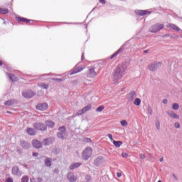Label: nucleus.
I'll return each mask as SVG.
<instances>
[{
  "label": "nucleus",
  "mask_w": 182,
  "mask_h": 182,
  "mask_svg": "<svg viewBox=\"0 0 182 182\" xmlns=\"http://www.w3.org/2000/svg\"><path fill=\"white\" fill-rule=\"evenodd\" d=\"M85 180H86V181H90V180H91L90 176L87 175L85 176Z\"/></svg>",
  "instance_id": "a18cd8bd"
},
{
  "label": "nucleus",
  "mask_w": 182,
  "mask_h": 182,
  "mask_svg": "<svg viewBox=\"0 0 182 182\" xmlns=\"http://www.w3.org/2000/svg\"><path fill=\"white\" fill-rule=\"evenodd\" d=\"M67 179L70 181V182H75L76 180H77V178L76 177V176H75V173L71 172L69 173L67 176Z\"/></svg>",
  "instance_id": "f3484780"
},
{
  "label": "nucleus",
  "mask_w": 182,
  "mask_h": 182,
  "mask_svg": "<svg viewBox=\"0 0 182 182\" xmlns=\"http://www.w3.org/2000/svg\"><path fill=\"white\" fill-rule=\"evenodd\" d=\"M18 22H26V23H30V25H32V23L33 22V20L28 19L26 18L23 17H17Z\"/></svg>",
  "instance_id": "aec40b11"
},
{
  "label": "nucleus",
  "mask_w": 182,
  "mask_h": 182,
  "mask_svg": "<svg viewBox=\"0 0 182 182\" xmlns=\"http://www.w3.org/2000/svg\"><path fill=\"white\" fill-rule=\"evenodd\" d=\"M135 14L139 16H144L145 15H150L151 12L147 10H137L135 11Z\"/></svg>",
  "instance_id": "dca6fc26"
},
{
  "label": "nucleus",
  "mask_w": 182,
  "mask_h": 182,
  "mask_svg": "<svg viewBox=\"0 0 182 182\" xmlns=\"http://www.w3.org/2000/svg\"><path fill=\"white\" fill-rule=\"evenodd\" d=\"M9 12V10H8L7 9L0 8V14H1L2 15H6V14H8Z\"/></svg>",
  "instance_id": "2f4dec72"
},
{
  "label": "nucleus",
  "mask_w": 182,
  "mask_h": 182,
  "mask_svg": "<svg viewBox=\"0 0 182 182\" xmlns=\"http://www.w3.org/2000/svg\"><path fill=\"white\" fill-rule=\"evenodd\" d=\"M171 38H173V39H176V38H178V37L175 33H173V34H171Z\"/></svg>",
  "instance_id": "3c124183"
},
{
  "label": "nucleus",
  "mask_w": 182,
  "mask_h": 182,
  "mask_svg": "<svg viewBox=\"0 0 182 182\" xmlns=\"http://www.w3.org/2000/svg\"><path fill=\"white\" fill-rule=\"evenodd\" d=\"M39 87H41V89H49V85H46L43 82H41L38 84Z\"/></svg>",
  "instance_id": "c756f323"
},
{
  "label": "nucleus",
  "mask_w": 182,
  "mask_h": 182,
  "mask_svg": "<svg viewBox=\"0 0 182 182\" xmlns=\"http://www.w3.org/2000/svg\"><path fill=\"white\" fill-rule=\"evenodd\" d=\"M6 113H8L9 114H11V112L10 111H6Z\"/></svg>",
  "instance_id": "69168bd1"
},
{
  "label": "nucleus",
  "mask_w": 182,
  "mask_h": 182,
  "mask_svg": "<svg viewBox=\"0 0 182 182\" xmlns=\"http://www.w3.org/2000/svg\"><path fill=\"white\" fill-rule=\"evenodd\" d=\"M174 127H176V129H180V123L179 122H175Z\"/></svg>",
  "instance_id": "ea45409f"
},
{
  "label": "nucleus",
  "mask_w": 182,
  "mask_h": 182,
  "mask_svg": "<svg viewBox=\"0 0 182 182\" xmlns=\"http://www.w3.org/2000/svg\"><path fill=\"white\" fill-rule=\"evenodd\" d=\"M172 177H173L174 180H176V181H178V178L177 177V176H176V174L173 173Z\"/></svg>",
  "instance_id": "49530a36"
},
{
  "label": "nucleus",
  "mask_w": 182,
  "mask_h": 182,
  "mask_svg": "<svg viewBox=\"0 0 182 182\" xmlns=\"http://www.w3.org/2000/svg\"><path fill=\"white\" fill-rule=\"evenodd\" d=\"M0 66H2V60H0Z\"/></svg>",
  "instance_id": "338daca9"
},
{
  "label": "nucleus",
  "mask_w": 182,
  "mask_h": 182,
  "mask_svg": "<svg viewBox=\"0 0 182 182\" xmlns=\"http://www.w3.org/2000/svg\"><path fill=\"white\" fill-rule=\"evenodd\" d=\"M44 163H45L46 167L51 168L52 167V158H49V157L46 158Z\"/></svg>",
  "instance_id": "393cba45"
},
{
  "label": "nucleus",
  "mask_w": 182,
  "mask_h": 182,
  "mask_svg": "<svg viewBox=\"0 0 182 182\" xmlns=\"http://www.w3.org/2000/svg\"><path fill=\"white\" fill-rule=\"evenodd\" d=\"M105 109V106L101 105L96 109V112H102Z\"/></svg>",
  "instance_id": "c9c22d12"
},
{
  "label": "nucleus",
  "mask_w": 182,
  "mask_h": 182,
  "mask_svg": "<svg viewBox=\"0 0 182 182\" xmlns=\"http://www.w3.org/2000/svg\"><path fill=\"white\" fill-rule=\"evenodd\" d=\"M117 176L119 178V177L122 176V173L117 172Z\"/></svg>",
  "instance_id": "6e6d98bb"
},
{
  "label": "nucleus",
  "mask_w": 182,
  "mask_h": 182,
  "mask_svg": "<svg viewBox=\"0 0 182 182\" xmlns=\"http://www.w3.org/2000/svg\"><path fill=\"white\" fill-rule=\"evenodd\" d=\"M162 38H171V34H166L162 36Z\"/></svg>",
  "instance_id": "09e8293b"
},
{
  "label": "nucleus",
  "mask_w": 182,
  "mask_h": 182,
  "mask_svg": "<svg viewBox=\"0 0 182 182\" xmlns=\"http://www.w3.org/2000/svg\"><path fill=\"white\" fill-rule=\"evenodd\" d=\"M21 182H29V176L28 175L23 176Z\"/></svg>",
  "instance_id": "cd10ccee"
},
{
  "label": "nucleus",
  "mask_w": 182,
  "mask_h": 182,
  "mask_svg": "<svg viewBox=\"0 0 182 182\" xmlns=\"http://www.w3.org/2000/svg\"><path fill=\"white\" fill-rule=\"evenodd\" d=\"M126 70H127V64L123 63L119 65L112 77V80H114L113 83H117L119 80L123 77V75L126 73Z\"/></svg>",
  "instance_id": "f257e3e1"
},
{
  "label": "nucleus",
  "mask_w": 182,
  "mask_h": 182,
  "mask_svg": "<svg viewBox=\"0 0 182 182\" xmlns=\"http://www.w3.org/2000/svg\"><path fill=\"white\" fill-rule=\"evenodd\" d=\"M53 141H55V139H53V137H49V138L44 139L42 141V143L43 146H50V144H52Z\"/></svg>",
  "instance_id": "ddd939ff"
},
{
  "label": "nucleus",
  "mask_w": 182,
  "mask_h": 182,
  "mask_svg": "<svg viewBox=\"0 0 182 182\" xmlns=\"http://www.w3.org/2000/svg\"><path fill=\"white\" fill-rule=\"evenodd\" d=\"M140 159H141L142 160H144V159H146V155L144 154H141L139 155Z\"/></svg>",
  "instance_id": "c03bdc74"
},
{
  "label": "nucleus",
  "mask_w": 182,
  "mask_h": 182,
  "mask_svg": "<svg viewBox=\"0 0 182 182\" xmlns=\"http://www.w3.org/2000/svg\"><path fill=\"white\" fill-rule=\"evenodd\" d=\"M22 96H23L26 99H31L35 96V92L31 90H25L22 92Z\"/></svg>",
  "instance_id": "1a4fd4ad"
},
{
  "label": "nucleus",
  "mask_w": 182,
  "mask_h": 182,
  "mask_svg": "<svg viewBox=\"0 0 182 182\" xmlns=\"http://www.w3.org/2000/svg\"><path fill=\"white\" fill-rule=\"evenodd\" d=\"M120 123L121 126H122L123 127H127V121H126L125 119L121 121Z\"/></svg>",
  "instance_id": "f704fd0d"
},
{
  "label": "nucleus",
  "mask_w": 182,
  "mask_h": 182,
  "mask_svg": "<svg viewBox=\"0 0 182 182\" xmlns=\"http://www.w3.org/2000/svg\"><path fill=\"white\" fill-rule=\"evenodd\" d=\"M37 180H38V182H42V178H38Z\"/></svg>",
  "instance_id": "bf43d9fd"
},
{
  "label": "nucleus",
  "mask_w": 182,
  "mask_h": 182,
  "mask_svg": "<svg viewBox=\"0 0 182 182\" xmlns=\"http://www.w3.org/2000/svg\"><path fill=\"white\" fill-rule=\"evenodd\" d=\"M141 103V100H140V98H136L134 101V105H135V106H140Z\"/></svg>",
  "instance_id": "7c9ffc66"
},
{
  "label": "nucleus",
  "mask_w": 182,
  "mask_h": 182,
  "mask_svg": "<svg viewBox=\"0 0 182 182\" xmlns=\"http://www.w3.org/2000/svg\"><path fill=\"white\" fill-rule=\"evenodd\" d=\"M90 109H92V105H87L82 108V111H84V112L86 113V112H89Z\"/></svg>",
  "instance_id": "72a5a7b5"
},
{
  "label": "nucleus",
  "mask_w": 182,
  "mask_h": 182,
  "mask_svg": "<svg viewBox=\"0 0 182 182\" xmlns=\"http://www.w3.org/2000/svg\"><path fill=\"white\" fill-rule=\"evenodd\" d=\"M11 173L13 176H16V177H21L23 174L22 171L19 169V166H13Z\"/></svg>",
  "instance_id": "6e6552de"
},
{
  "label": "nucleus",
  "mask_w": 182,
  "mask_h": 182,
  "mask_svg": "<svg viewBox=\"0 0 182 182\" xmlns=\"http://www.w3.org/2000/svg\"><path fill=\"white\" fill-rule=\"evenodd\" d=\"M93 154V150L90 147H87L82 154V157L83 160L87 161L92 157Z\"/></svg>",
  "instance_id": "7ed1b4c3"
},
{
  "label": "nucleus",
  "mask_w": 182,
  "mask_h": 182,
  "mask_svg": "<svg viewBox=\"0 0 182 182\" xmlns=\"http://www.w3.org/2000/svg\"><path fill=\"white\" fill-rule=\"evenodd\" d=\"M175 27V24L173 23H168L166 25V28H169V29H173Z\"/></svg>",
  "instance_id": "e433bc0d"
},
{
  "label": "nucleus",
  "mask_w": 182,
  "mask_h": 182,
  "mask_svg": "<svg viewBox=\"0 0 182 182\" xmlns=\"http://www.w3.org/2000/svg\"><path fill=\"white\" fill-rule=\"evenodd\" d=\"M162 65H163L162 63L155 61L149 65V70H151V72H156V70L161 68Z\"/></svg>",
  "instance_id": "423d86ee"
},
{
  "label": "nucleus",
  "mask_w": 182,
  "mask_h": 182,
  "mask_svg": "<svg viewBox=\"0 0 182 182\" xmlns=\"http://www.w3.org/2000/svg\"><path fill=\"white\" fill-rule=\"evenodd\" d=\"M7 77H9V80H11V82H17L18 77L15 76L14 75H12L11 73H6Z\"/></svg>",
  "instance_id": "a878e982"
},
{
  "label": "nucleus",
  "mask_w": 182,
  "mask_h": 182,
  "mask_svg": "<svg viewBox=\"0 0 182 182\" xmlns=\"http://www.w3.org/2000/svg\"><path fill=\"white\" fill-rule=\"evenodd\" d=\"M124 50V46L120 47L114 54L112 55L110 59H113V58H116L119 53H122Z\"/></svg>",
  "instance_id": "b1692460"
},
{
  "label": "nucleus",
  "mask_w": 182,
  "mask_h": 182,
  "mask_svg": "<svg viewBox=\"0 0 182 182\" xmlns=\"http://www.w3.org/2000/svg\"><path fill=\"white\" fill-rule=\"evenodd\" d=\"M58 132H57V137L60 140H65V137L66 136V127H59Z\"/></svg>",
  "instance_id": "20e7f679"
},
{
  "label": "nucleus",
  "mask_w": 182,
  "mask_h": 182,
  "mask_svg": "<svg viewBox=\"0 0 182 182\" xmlns=\"http://www.w3.org/2000/svg\"><path fill=\"white\" fill-rule=\"evenodd\" d=\"M87 76V77H96V71H95V68H90Z\"/></svg>",
  "instance_id": "412c9836"
},
{
  "label": "nucleus",
  "mask_w": 182,
  "mask_h": 182,
  "mask_svg": "<svg viewBox=\"0 0 182 182\" xmlns=\"http://www.w3.org/2000/svg\"><path fill=\"white\" fill-rule=\"evenodd\" d=\"M122 156L124 159H127V157H129V154L127 153H122Z\"/></svg>",
  "instance_id": "37998d69"
},
{
  "label": "nucleus",
  "mask_w": 182,
  "mask_h": 182,
  "mask_svg": "<svg viewBox=\"0 0 182 182\" xmlns=\"http://www.w3.org/2000/svg\"><path fill=\"white\" fill-rule=\"evenodd\" d=\"M172 109L173 110H178V109H180V105H178L177 103H173L172 105Z\"/></svg>",
  "instance_id": "473e14b6"
},
{
  "label": "nucleus",
  "mask_w": 182,
  "mask_h": 182,
  "mask_svg": "<svg viewBox=\"0 0 182 182\" xmlns=\"http://www.w3.org/2000/svg\"><path fill=\"white\" fill-rule=\"evenodd\" d=\"M6 182H14V178H8L6 181Z\"/></svg>",
  "instance_id": "de8ad7c7"
},
{
  "label": "nucleus",
  "mask_w": 182,
  "mask_h": 182,
  "mask_svg": "<svg viewBox=\"0 0 182 182\" xmlns=\"http://www.w3.org/2000/svg\"><path fill=\"white\" fill-rule=\"evenodd\" d=\"M173 31H177V32H180V31H181V29H180V28H178V26L175 25V27H173Z\"/></svg>",
  "instance_id": "79ce46f5"
},
{
  "label": "nucleus",
  "mask_w": 182,
  "mask_h": 182,
  "mask_svg": "<svg viewBox=\"0 0 182 182\" xmlns=\"http://www.w3.org/2000/svg\"><path fill=\"white\" fill-rule=\"evenodd\" d=\"M108 137L110 140H113V135L112 134H108Z\"/></svg>",
  "instance_id": "603ef678"
},
{
  "label": "nucleus",
  "mask_w": 182,
  "mask_h": 182,
  "mask_svg": "<svg viewBox=\"0 0 182 182\" xmlns=\"http://www.w3.org/2000/svg\"><path fill=\"white\" fill-rule=\"evenodd\" d=\"M37 110H41V112H43L45 110L48 109V103L43 102V103H39L36 105Z\"/></svg>",
  "instance_id": "9b49d317"
},
{
  "label": "nucleus",
  "mask_w": 182,
  "mask_h": 182,
  "mask_svg": "<svg viewBox=\"0 0 182 182\" xmlns=\"http://www.w3.org/2000/svg\"><path fill=\"white\" fill-rule=\"evenodd\" d=\"M33 157H38L39 156V154L38 152H33Z\"/></svg>",
  "instance_id": "8fccbe9b"
},
{
  "label": "nucleus",
  "mask_w": 182,
  "mask_h": 182,
  "mask_svg": "<svg viewBox=\"0 0 182 182\" xmlns=\"http://www.w3.org/2000/svg\"><path fill=\"white\" fill-rule=\"evenodd\" d=\"M103 163H105V158L102 156L97 157L94 161V164L96 167H103Z\"/></svg>",
  "instance_id": "0eeeda50"
},
{
  "label": "nucleus",
  "mask_w": 182,
  "mask_h": 182,
  "mask_svg": "<svg viewBox=\"0 0 182 182\" xmlns=\"http://www.w3.org/2000/svg\"><path fill=\"white\" fill-rule=\"evenodd\" d=\"M144 53H149V50H144Z\"/></svg>",
  "instance_id": "e2e57ef3"
},
{
  "label": "nucleus",
  "mask_w": 182,
  "mask_h": 182,
  "mask_svg": "<svg viewBox=\"0 0 182 182\" xmlns=\"http://www.w3.org/2000/svg\"><path fill=\"white\" fill-rule=\"evenodd\" d=\"M81 60H85V53H82V54Z\"/></svg>",
  "instance_id": "5fc2aeb1"
},
{
  "label": "nucleus",
  "mask_w": 182,
  "mask_h": 182,
  "mask_svg": "<svg viewBox=\"0 0 182 182\" xmlns=\"http://www.w3.org/2000/svg\"><path fill=\"white\" fill-rule=\"evenodd\" d=\"M24 167H28L27 164H23Z\"/></svg>",
  "instance_id": "774afa93"
},
{
  "label": "nucleus",
  "mask_w": 182,
  "mask_h": 182,
  "mask_svg": "<svg viewBox=\"0 0 182 182\" xmlns=\"http://www.w3.org/2000/svg\"><path fill=\"white\" fill-rule=\"evenodd\" d=\"M83 70V68L80 66L75 65L73 69L70 71V75H76V73H79V72H82Z\"/></svg>",
  "instance_id": "f8f14e48"
},
{
  "label": "nucleus",
  "mask_w": 182,
  "mask_h": 182,
  "mask_svg": "<svg viewBox=\"0 0 182 182\" xmlns=\"http://www.w3.org/2000/svg\"><path fill=\"white\" fill-rule=\"evenodd\" d=\"M163 103H164V105H167V103H168V101L167 100L164 99L163 100Z\"/></svg>",
  "instance_id": "864d4df0"
},
{
  "label": "nucleus",
  "mask_w": 182,
  "mask_h": 182,
  "mask_svg": "<svg viewBox=\"0 0 182 182\" xmlns=\"http://www.w3.org/2000/svg\"><path fill=\"white\" fill-rule=\"evenodd\" d=\"M127 97L129 102H133V100H134L136 98V91H130V92L127 94Z\"/></svg>",
  "instance_id": "2eb2a0df"
},
{
  "label": "nucleus",
  "mask_w": 182,
  "mask_h": 182,
  "mask_svg": "<svg viewBox=\"0 0 182 182\" xmlns=\"http://www.w3.org/2000/svg\"><path fill=\"white\" fill-rule=\"evenodd\" d=\"M164 28V24L161 23H156L154 25H152L149 29V32L151 33H157L159 31H161Z\"/></svg>",
  "instance_id": "39448f33"
},
{
  "label": "nucleus",
  "mask_w": 182,
  "mask_h": 182,
  "mask_svg": "<svg viewBox=\"0 0 182 182\" xmlns=\"http://www.w3.org/2000/svg\"><path fill=\"white\" fill-rule=\"evenodd\" d=\"M156 127L157 130H160V122L159 121L156 122Z\"/></svg>",
  "instance_id": "4c0bfd02"
},
{
  "label": "nucleus",
  "mask_w": 182,
  "mask_h": 182,
  "mask_svg": "<svg viewBox=\"0 0 182 182\" xmlns=\"http://www.w3.org/2000/svg\"><path fill=\"white\" fill-rule=\"evenodd\" d=\"M167 114L170 116V117H173V119H178L180 116L174 112V111H169L167 112Z\"/></svg>",
  "instance_id": "bb28decb"
},
{
  "label": "nucleus",
  "mask_w": 182,
  "mask_h": 182,
  "mask_svg": "<svg viewBox=\"0 0 182 182\" xmlns=\"http://www.w3.org/2000/svg\"><path fill=\"white\" fill-rule=\"evenodd\" d=\"M53 80H55V82H63V79L62 78H53Z\"/></svg>",
  "instance_id": "a19ab883"
},
{
  "label": "nucleus",
  "mask_w": 182,
  "mask_h": 182,
  "mask_svg": "<svg viewBox=\"0 0 182 182\" xmlns=\"http://www.w3.org/2000/svg\"><path fill=\"white\" fill-rule=\"evenodd\" d=\"M32 126L35 130H38V132H46L48 130L46 124L42 122H34Z\"/></svg>",
  "instance_id": "f03ea898"
},
{
  "label": "nucleus",
  "mask_w": 182,
  "mask_h": 182,
  "mask_svg": "<svg viewBox=\"0 0 182 182\" xmlns=\"http://www.w3.org/2000/svg\"><path fill=\"white\" fill-rule=\"evenodd\" d=\"M80 166H82V162H74L70 166L69 168L70 170H75V168H79Z\"/></svg>",
  "instance_id": "4be33fe9"
},
{
  "label": "nucleus",
  "mask_w": 182,
  "mask_h": 182,
  "mask_svg": "<svg viewBox=\"0 0 182 182\" xmlns=\"http://www.w3.org/2000/svg\"><path fill=\"white\" fill-rule=\"evenodd\" d=\"M58 171H59V169H57V168L54 169V173H58Z\"/></svg>",
  "instance_id": "052dcab7"
},
{
  "label": "nucleus",
  "mask_w": 182,
  "mask_h": 182,
  "mask_svg": "<svg viewBox=\"0 0 182 182\" xmlns=\"http://www.w3.org/2000/svg\"><path fill=\"white\" fill-rule=\"evenodd\" d=\"M26 132L28 136H36V129L35 128L26 127Z\"/></svg>",
  "instance_id": "a211bd4d"
},
{
  "label": "nucleus",
  "mask_w": 182,
  "mask_h": 182,
  "mask_svg": "<svg viewBox=\"0 0 182 182\" xmlns=\"http://www.w3.org/2000/svg\"><path fill=\"white\" fill-rule=\"evenodd\" d=\"M77 114L79 116H81V114H85V111L83 110V109H82L81 110L77 112Z\"/></svg>",
  "instance_id": "58836bf2"
},
{
  "label": "nucleus",
  "mask_w": 182,
  "mask_h": 182,
  "mask_svg": "<svg viewBox=\"0 0 182 182\" xmlns=\"http://www.w3.org/2000/svg\"><path fill=\"white\" fill-rule=\"evenodd\" d=\"M113 144L115 147H120L123 144V142L122 141H113Z\"/></svg>",
  "instance_id": "c85d7f7f"
},
{
  "label": "nucleus",
  "mask_w": 182,
  "mask_h": 182,
  "mask_svg": "<svg viewBox=\"0 0 182 182\" xmlns=\"http://www.w3.org/2000/svg\"><path fill=\"white\" fill-rule=\"evenodd\" d=\"M163 160H164V158H163V157L159 159V161H161V162L163 161Z\"/></svg>",
  "instance_id": "680f3d73"
},
{
  "label": "nucleus",
  "mask_w": 182,
  "mask_h": 182,
  "mask_svg": "<svg viewBox=\"0 0 182 182\" xmlns=\"http://www.w3.org/2000/svg\"><path fill=\"white\" fill-rule=\"evenodd\" d=\"M42 144L43 143L38 139H33L32 141V145L34 149H42Z\"/></svg>",
  "instance_id": "4468645a"
},
{
  "label": "nucleus",
  "mask_w": 182,
  "mask_h": 182,
  "mask_svg": "<svg viewBox=\"0 0 182 182\" xmlns=\"http://www.w3.org/2000/svg\"><path fill=\"white\" fill-rule=\"evenodd\" d=\"M5 106H15V105H18L17 100H9L4 102Z\"/></svg>",
  "instance_id": "6ab92c4d"
},
{
  "label": "nucleus",
  "mask_w": 182,
  "mask_h": 182,
  "mask_svg": "<svg viewBox=\"0 0 182 182\" xmlns=\"http://www.w3.org/2000/svg\"><path fill=\"white\" fill-rule=\"evenodd\" d=\"M20 146L24 150H28L29 149L30 147H31V143L25 141V140H21L20 141Z\"/></svg>",
  "instance_id": "9d476101"
},
{
  "label": "nucleus",
  "mask_w": 182,
  "mask_h": 182,
  "mask_svg": "<svg viewBox=\"0 0 182 182\" xmlns=\"http://www.w3.org/2000/svg\"><path fill=\"white\" fill-rule=\"evenodd\" d=\"M30 182H35V178H30Z\"/></svg>",
  "instance_id": "13d9d810"
},
{
  "label": "nucleus",
  "mask_w": 182,
  "mask_h": 182,
  "mask_svg": "<svg viewBox=\"0 0 182 182\" xmlns=\"http://www.w3.org/2000/svg\"><path fill=\"white\" fill-rule=\"evenodd\" d=\"M100 2L101 4H103L104 5H105V4H106V1H105V0H100Z\"/></svg>",
  "instance_id": "4d7b16f0"
},
{
  "label": "nucleus",
  "mask_w": 182,
  "mask_h": 182,
  "mask_svg": "<svg viewBox=\"0 0 182 182\" xmlns=\"http://www.w3.org/2000/svg\"><path fill=\"white\" fill-rule=\"evenodd\" d=\"M87 141H92V140L90 138H87Z\"/></svg>",
  "instance_id": "0e129e2a"
},
{
  "label": "nucleus",
  "mask_w": 182,
  "mask_h": 182,
  "mask_svg": "<svg viewBox=\"0 0 182 182\" xmlns=\"http://www.w3.org/2000/svg\"><path fill=\"white\" fill-rule=\"evenodd\" d=\"M45 124L46 127H49L50 129H53L55 127V122L52 120H46Z\"/></svg>",
  "instance_id": "5701e85b"
}]
</instances>
